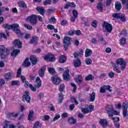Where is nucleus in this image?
Segmentation results:
<instances>
[{
  "mask_svg": "<svg viewBox=\"0 0 128 128\" xmlns=\"http://www.w3.org/2000/svg\"><path fill=\"white\" fill-rule=\"evenodd\" d=\"M3 28L6 30V34L8 36L10 32L8 30H12L18 36H22L24 33H22L20 30V25L18 24H13L12 25L8 24H3Z\"/></svg>",
  "mask_w": 128,
  "mask_h": 128,
  "instance_id": "f257e3e1",
  "label": "nucleus"
},
{
  "mask_svg": "<svg viewBox=\"0 0 128 128\" xmlns=\"http://www.w3.org/2000/svg\"><path fill=\"white\" fill-rule=\"evenodd\" d=\"M0 54L1 58L2 60H5L10 54V51L6 49V47H4V46L1 45L0 46Z\"/></svg>",
  "mask_w": 128,
  "mask_h": 128,
  "instance_id": "f03ea898",
  "label": "nucleus"
},
{
  "mask_svg": "<svg viewBox=\"0 0 128 128\" xmlns=\"http://www.w3.org/2000/svg\"><path fill=\"white\" fill-rule=\"evenodd\" d=\"M72 44V38L70 36H65L63 40V46L64 50H68L70 46Z\"/></svg>",
  "mask_w": 128,
  "mask_h": 128,
  "instance_id": "7ed1b4c3",
  "label": "nucleus"
},
{
  "mask_svg": "<svg viewBox=\"0 0 128 128\" xmlns=\"http://www.w3.org/2000/svg\"><path fill=\"white\" fill-rule=\"evenodd\" d=\"M27 22H29L31 26H36L38 24V19L36 18V15L32 14L31 16L27 17Z\"/></svg>",
  "mask_w": 128,
  "mask_h": 128,
  "instance_id": "20e7f679",
  "label": "nucleus"
},
{
  "mask_svg": "<svg viewBox=\"0 0 128 128\" xmlns=\"http://www.w3.org/2000/svg\"><path fill=\"white\" fill-rule=\"evenodd\" d=\"M106 110L107 111L108 118H110V120H116V118H112V110H114V107L112 105H107L106 107Z\"/></svg>",
  "mask_w": 128,
  "mask_h": 128,
  "instance_id": "39448f33",
  "label": "nucleus"
},
{
  "mask_svg": "<svg viewBox=\"0 0 128 128\" xmlns=\"http://www.w3.org/2000/svg\"><path fill=\"white\" fill-rule=\"evenodd\" d=\"M102 26L104 28L106 32H107L110 33L112 31V24L106 22H104Z\"/></svg>",
  "mask_w": 128,
  "mask_h": 128,
  "instance_id": "423d86ee",
  "label": "nucleus"
},
{
  "mask_svg": "<svg viewBox=\"0 0 128 128\" xmlns=\"http://www.w3.org/2000/svg\"><path fill=\"white\" fill-rule=\"evenodd\" d=\"M116 64H120L121 66V70H124L126 66V64L122 58H119L116 60Z\"/></svg>",
  "mask_w": 128,
  "mask_h": 128,
  "instance_id": "0eeeda50",
  "label": "nucleus"
},
{
  "mask_svg": "<svg viewBox=\"0 0 128 128\" xmlns=\"http://www.w3.org/2000/svg\"><path fill=\"white\" fill-rule=\"evenodd\" d=\"M22 100L24 102L26 100L28 104L30 102V92L26 90L22 96Z\"/></svg>",
  "mask_w": 128,
  "mask_h": 128,
  "instance_id": "6e6552de",
  "label": "nucleus"
},
{
  "mask_svg": "<svg viewBox=\"0 0 128 128\" xmlns=\"http://www.w3.org/2000/svg\"><path fill=\"white\" fill-rule=\"evenodd\" d=\"M44 60H46V62H54L56 60V58H54V56L52 54H48L44 56Z\"/></svg>",
  "mask_w": 128,
  "mask_h": 128,
  "instance_id": "1a4fd4ad",
  "label": "nucleus"
},
{
  "mask_svg": "<svg viewBox=\"0 0 128 128\" xmlns=\"http://www.w3.org/2000/svg\"><path fill=\"white\" fill-rule=\"evenodd\" d=\"M100 124L102 126V128H108V121L106 119H100Z\"/></svg>",
  "mask_w": 128,
  "mask_h": 128,
  "instance_id": "9d476101",
  "label": "nucleus"
},
{
  "mask_svg": "<svg viewBox=\"0 0 128 128\" xmlns=\"http://www.w3.org/2000/svg\"><path fill=\"white\" fill-rule=\"evenodd\" d=\"M51 80L54 84L58 85L62 82V80L58 77H52Z\"/></svg>",
  "mask_w": 128,
  "mask_h": 128,
  "instance_id": "9b49d317",
  "label": "nucleus"
},
{
  "mask_svg": "<svg viewBox=\"0 0 128 128\" xmlns=\"http://www.w3.org/2000/svg\"><path fill=\"white\" fill-rule=\"evenodd\" d=\"M13 44H14V46H17L18 48H22V41L18 39L15 40Z\"/></svg>",
  "mask_w": 128,
  "mask_h": 128,
  "instance_id": "f8f14e48",
  "label": "nucleus"
},
{
  "mask_svg": "<svg viewBox=\"0 0 128 128\" xmlns=\"http://www.w3.org/2000/svg\"><path fill=\"white\" fill-rule=\"evenodd\" d=\"M110 88V85L104 86L100 88V92H101V94H104V92H106V90H108L110 92H112V90Z\"/></svg>",
  "mask_w": 128,
  "mask_h": 128,
  "instance_id": "ddd939ff",
  "label": "nucleus"
},
{
  "mask_svg": "<svg viewBox=\"0 0 128 128\" xmlns=\"http://www.w3.org/2000/svg\"><path fill=\"white\" fill-rule=\"evenodd\" d=\"M30 60L33 66H36L38 62V58L34 55H32L30 57Z\"/></svg>",
  "mask_w": 128,
  "mask_h": 128,
  "instance_id": "4468645a",
  "label": "nucleus"
},
{
  "mask_svg": "<svg viewBox=\"0 0 128 128\" xmlns=\"http://www.w3.org/2000/svg\"><path fill=\"white\" fill-rule=\"evenodd\" d=\"M74 66L75 68H78L82 66V61L79 58H77L76 60H74Z\"/></svg>",
  "mask_w": 128,
  "mask_h": 128,
  "instance_id": "2eb2a0df",
  "label": "nucleus"
},
{
  "mask_svg": "<svg viewBox=\"0 0 128 128\" xmlns=\"http://www.w3.org/2000/svg\"><path fill=\"white\" fill-rule=\"evenodd\" d=\"M38 38L36 36H34L32 37V39L30 40L29 44H38Z\"/></svg>",
  "mask_w": 128,
  "mask_h": 128,
  "instance_id": "dca6fc26",
  "label": "nucleus"
},
{
  "mask_svg": "<svg viewBox=\"0 0 128 128\" xmlns=\"http://www.w3.org/2000/svg\"><path fill=\"white\" fill-rule=\"evenodd\" d=\"M63 78L64 80H70V70H67L63 74Z\"/></svg>",
  "mask_w": 128,
  "mask_h": 128,
  "instance_id": "f3484780",
  "label": "nucleus"
},
{
  "mask_svg": "<svg viewBox=\"0 0 128 128\" xmlns=\"http://www.w3.org/2000/svg\"><path fill=\"white\" fill-rule=\"evenodd\" d=\"M46 72V66H43L38 71L39 76L40 78H44V72Z\"/></svg>",
  "mask_w": 128,
  "mask_h": 128,
  "instance_id": "a211bd4d",
  "label": "nucleus"
},
{
  "mask_svg": "<svg viewBox=\"0 0 128 128\" xmlns=\"http://www.w3.org/2000/svg\"><path fill=\"white\" fill-rule=\"evenodd\" d=\"M36 10L42 16H44V12H46V10L44 8V7L38 6L36 8Z\"/></svg>",
  "mask_w": 128,
  "mask_h": 128,
  "instance_id": "6ab92c4d",
  "label": "nucleus"
},
{
  "mask_svg": "<svg viewBox=\"0 0 128 128\" xmlns=\"http://www.w3.org/2000/svg\"><path fill=\"white\" fill-rule=\"evenodd\" d=\"M36 86L35 87L37 88H40L42 86V80H40V78L37 76L36 80Z\"/></svg>",
  "mask_w": 128,
  "mask_h": 128,
  "instance_id": "aec40b11",
  "label": "nucleus"
},
{
  "mask_svg": "<svg viewBox=\"0 0 128 128\" xmlns=\"http://www.w3.org/2000/svg\"><path fill=\"white\" fill-rule=\"evenodd\" d=\"M96 8L99 12H102L104 10V4H102V1L99 2L97 4Z\"/></svg>",
  "mask_w": 128,
  "mask_h": 128,
  "instance_id": "412c9836",
  "label": "nucleus"
},
{
  "mask_svg": "<svg viewBox=\"0 0 128 128\" xmlns=\"http://www.w3.org/2000/svg\"><path fill=\"white\" fill-rule=\"evenodd\" d=\"M30 58H26L23 64V66H24V68H29V66H30V62L29 60Z\"/></svg>",
  "mask_w": 128,
  "mask_h": 128,
  "instance_id": "4be33fe9",
  "label": "nucleus"
},
{
  "mask_svg": "<svg viewBox=\"0 0 128 128\" xmlns=\"http://www.w3.org/2000/svg\"><path fill=\"white\" fill-rule=\"evenodd\" d=\"M115 8L118 12H120L122 9V4L120 2H116L115 3Z\"/></svg>",
  "mask_w": 128,
  "mask_h": 128,
  "instance_id": "5701e85b",
  "label": "nucleus"
},
{
  "mask_svg": "<svg viewBox=\"0 0 128 128\" xmlns=\"http://www.w3.org/2000/svg\"><path fill=\"white\" fill-rule=\"evenodd\" d=\"M79 52H74V58H78V56H80L82 54L84 51L82 49L79 50Z\"/></svg>",
  "mask_w": 128,
  "mask_h": 128,
  "instance_id": "b1692460",
  "label": "nucleus"
},
{
  "mask_svg": "<svg viewBox=\"0 0 128 128\" xmlns=\"http://www.w3.org/2000/svg\"><path fill=\"white\" fill-rule=\"evenodd\" d=\"M18 4L20 8H28L26 2L24 1H19L18 2Z\"/></svg>",
  "mask_w": 128,
  "mask_h": 128,
  "instance_id": "393cba45",
  "label": "nucleus"
},
{
  "mask_svg": "<svg viewBox=\"0 0 128 128\" xmlns=\"http://www.w3.org/2000/svg\"><path fill=\"white\" fill-rule=\"evenodd\" d=\"M92 54V50L90 49H86L85 51V56L86 58H88V56H90Z\"/></svg>",
  "mask_w": 128,
  "mask_h": 128,
  "instance_id": "a878e982",
  "label": "nucleus"
},
{
  "mask_svg": "<svg viewBox=\"0 0 128 128\" xmlns=\"http://www.w3.org/2000/svg\"><path fill=\"white\" fill-rule=\"evenodd\" d=\"M66 62V57L64 55H62L60 56L59 59V62L60 64H64V62Z\"/></svg>",
  "mask_w": 128,
  "mask_h": 128,
  "instance_id": "bb28decb",
  "label": "nucleus"
},
{
  "mask_svg": "<svg viewBox=\"0 0 128 128\" xmlns=\"http://www.w3.org/2000/svg\"><path fill=\"white\" fill-rule=\"evenodd\" d=\"M89 98H90V102H94V100H96V92H92V94H90Z\"/></svg>",
  "mask_w": 128,
  "mask_h": 128,
  "instance_id": "cd10ccee",
  "label": "nucleus"
},
{
  "mask_svg": "<svg viewBox=\"0 0 128 128\" xmlns=\"http://www.w3.org/2000/svg\"><path fill=\"white\" fill-rule=\"evenodd\" d=\"M68 122L70 124H76V119L74 118H69Z\"/></svg>",
  "mask_w": 128,
  "mask_h": 128,
  "instance_id": "c85d7f7f",
  "label": "nucleus"
},
{
  "mask_svg": "<svg viewBox=\"0 0 128 128\" xmlns=\"http://www.w3.org/2000/svg\"><path fill=\"white\" fill-rule=\"evenodd\" d=\"M34 116V110H31L28 116V120H30L31 122V120H32V118Z\"/></svg>",
  "mask_w": 128,
  "mask_h": 128,
  "instance_id": "c756f323",
  "label": "nucleus"
},
{
  "mask_svg": "<svg viewBox=\"0 0 128 128\" xmlns=\"http://www.w3.org/2000/svg\"><path fill=\"white\" fill-rule=\"evenodd\" d=\"M76 80L77 84H82V76L78 75V78H76Z\"/></svg>",
  "mask_w": 128,
  "mask_h": 128,
  "instance_id": "7c9ffc66",
  "label": "nucleus"
},
{
  "mask_svg": "<svg viewBox=\"0 0 128 128\" xmlns=\"http://www.w3.org/2000/svg\"><path fill=\"white\" fill-rule=\"evenodd\" d=\"M20 50L16 49L14 50L11 54V56H17V54H20Z\"/></svg>",
  "mask_w": 128,
  "mask_h": 128,
  "instance_id": "2f4dec72",
  "label": "nucleus"
},
{
  "mask_svg": "<svg viewBox=\"0 0 128 128\" xmlns=\"http://www.w3.org/2000/svg\"><path fill=\"white\" fill-rule=\"evenodd\" d=\"M5 80H12V74L10 72L6 73L5 74Z\"/></svg>",
  "mask_w": 128,
  "mask_h": 128,
  "instance_id": "473e14b6",
  "label": "nucleus"
},
{
  "mask_svg": "<svg viewBox=\"0 0 128 128\" xmlns=\"http://www.w3.org/2000/svg\"><path fill=\"white\" fill-rule=\"evenodd\" d=\"M122 15V14L120 13H116V14H112V18H117L119 19L120 18V16Z\"/></svg>",
  "mask_w": 128,
  "mask_h": 128,
  "instance_id": "72a5a7b5",
  "label": "nucleus"
},
{
  "mask_svg": "<svg viewBox=\"0 0 128 128\" xmlns=\"http://www.w3.org/2000/svg\"><path fill=\"white\" fill-rule=\"evenodd\" d=\"M115 120H117L118 121H114V126L116 128H120V118H115Z\"/></svg>",
  "mask_w": 128,
  "mask_h": 128,
  "instance_id": "f704fd0d",
  "label": "nucleus"
},
{
  "mask_svg": "<svg viewBox=\"0 0 128 128\" xmlns=\"http://www.w3.org/2000/svg\"><path fill=\"white\" fill-rule=\"evenodd\" d=\"M81 110L83 114H90V112L88 110V108H81Z\"/></svg>",
  "mask_w": 128,
  "mask_h": 128,
  "instance_id": "c9c22d12",
  "label": "nucleus"
},
{
  "mask_svg": "<svg viewBox=\"0 0 128 128\" xmlns=\"http://www.w3.org/2000/svg\"><path fill=\"white\" fill-rule=\"evenodd\" d=\"M42 128V123L40 122H36L33 128Z\"/></svg>",
  "mask_w": 128,
  "mask_h": 128,
  "instance_id": "e433bc0d",
  "label": "nucleus"
},
{
  "mask_svg": "<svg viewBox=\"0 0 128 128\" xmlns=\"http://www.w3.org/2000/svg\"><path fill=\"white\" fill-rule=\"evenodd\" d=\"M58 101L60 104H62V100H64V94L62 93H60L58 94Z\"/></svg>",
  "mask_w": 128,
  "mask_h": 128,
  "instance_id": "4c0bfd02",
  "label": "nucleus"
},
{
  "mask_svg": "<svg viewBox=\"0 0 128 128\" xmlns=\"http://www.w3.org/2000/svg\"><path fill=\"white\" fill-rule=\"evenodd\" d=\"M20 82L18 80H13L11 82V86H20Z\"/></svg>",
  "mask_w": 128,
  "mask_h": 128,
  "instance_id": "58836bf2",
  "label": "nucleus"
},
{
  "mask_svg": "<svg viewBox=\"0 0 128 128\" xmlns=\"http://www.w3.org/2000/svg\"><path fill=\"white\" fill-rule=\"evenodd\" d=\"M113 70H114V72H118V74H120L122 72V71H120V70H118L116 68V64H114Z\"/></svg>",
  "mask_w": 128,
  "mask_h": 128,
  "instance_id": "ea45409f",
  "label": "nucleus"
},
{
  "mask_svg": "<svg viewBox=\"0 0 128 128\" xmlns=\"http://www.w3.org/2000/svg\"><path fill=\"white\" fill-rule=\"evenodd\" d=\"M24 28H26V30H32V26H29L28 24H24Z\"/></svg>",
  "mask_w": 128,
  "mask_h": 128,
  "instance_id": "a19ab883",
  "label": "nucleus"
},
{
  "mask_svg": "<svg viewBox=\"0 0 128 128\" xmlns=\"http://www.w3.org/2000/svg\"><path fill=\"white\" fill-rule=\"evenodd\" d=\"M122 110H128V103L127 102H124L122 104Z\"/></svg>",
  "mask_w": 128,
  "mask_h": 128,
  "instance_id": "79ce46f5",
  "label": "nucleus"
},
{
  "mask_svg": "<svg viewBox=\"0 0 128 128\" xmlns=\"http://www.w3.org/2000/svg\"><path fill=\"white\" fill-rule=\"evenodd\" d=\"M44 6H48V4H52V0H45L43 2Z\"/></svg>",
  "mask_w": 128,
  "mask_h": 128,
  "instance_id": "37998d69",
  "label": "nucleus"
},
{
  "mask_svg": "<svg viewBox=\"0 0 128 128\" xmlns=\"http://www.w3.org/2000/svg\"><path fill=\"white\" fill-rule=\"evenodd\" d=\"M120 20H122V22H126V16H124V14H121V16H120Z\"/></svg>",
  "mask_w": 128,
  "mask_h": 128,
  "instance_id": "c03bdc74",
  "label": "nucleus"
},
{
  "mask_svg": "<svg viewBox=\"0 0 128 128\" xmlns=\"http://www.w3.org/2000/svg\"><path fill=\"white\" fill-rule=\"evenodd\" d=\"M94 77L92 75L89 74L88 76H87L85 78V80H94Z\"/></svg>",
  "mask_w": 128,
  "mask_h": 128,
  "instance_id": "a18cd8bd",
  "label": "nucleus"
},
{
  "mask_svg": "<svg viewBox=\"0 0 128 128\" xmlns=\"http://www.w3.org/2000/svg\"><path fill=\"white\" fill-rule=\"evenodd\" d=\"M126 38H122L120 40V46H124V44H126Z\"/></svg>",
  "mask_w": 128,
  "mask_h": 128,
  "instance_id": "49530a36",
  "label": "nucleus"
},
{
  "mask_svg": "<svg viewBox=\"0 0 128 128\" xmlns=\"http://www.w3.org/2000/svg\"><path fill=\"white\" fill-rule=\"evenodd\" d=\"M18 114H20V112H19L16 114H14V113H10V116H13L14 118H16V116H18Z\"/></svg>",
  "mask_w": 128,
  "mask_h": 128,
  "instance_id": "de8ad7c7",
  "label": "nucleus"
},
{
  "mask_svg": "<svg viewBox=\"0 0 128 128\" xmlns=\"http://www.w3.org/2000/svg\"><path fill=\"white\" fill-rule=\"evenodd\" d=\"M21 74H22V68H19L17 71L16 77L20 78Z\"/></svg>",
  "mask_w": 128,
  "mask_h": 128,
  "instance_id": "09e8293b",
  "label": "nucleus"
},
{
  "mask_svg": "<svg viewBox=\"0 0 128 128\" xmlns=\"http://www.w3.org/2000/svg\"><path fill=\"white\" fill-rule=\"evenodd\" d=\"M29 88L32 92H36V87H34L32 84H29Z\"/></svg>",
  "mask_w": 128,
  "mask_h": 128,
  "instance_id": "8fccbe9b",
  "label": "nucleus"
},
{
  "mask_svg": "<svg viewBox=\"0 0 128 128\" xmlns=\"http://www.w3.org/2000/svg\"><path fill=\"white\" fill-rule=\"evenodd\" d=\"M64 84H61L60 86L59 91L62 92H64Z\"/></svg>",
  "mask_w": 128,
  "mask_h": 128,
  "instance_id": "3c124183",
  "label": "nucleus"
},
{
  "mask_svg": "<svg viewBox=\"0 0 128 128\" xmlns=\"http://www.w3.org/2000/svg\"><path fill=\"white\" fill-rule=\"evenodd\" d=\"M72 14L74 18H78V13L76 10H72Z\"/></svg>",
  "mask_w": 128,
  "mask_h": 128,
  "instance_id": "603ef678",
  "label": "nucleus"
},
{
  "mask_svg": "<svg viewBox=\"0 0 128 128\" xmlns=\"http://www.w3.org/2000/svg\"><path fill=\"white\" fill-rule=\"evenodd\" d=\"M92 61L90 58H87L86 60V64H88V65L92 64Z\"/></svg>",
  "mask_w": 128,
  "mask_h": 128,
  "instance_id": "864d4df0",
  "label": "nucleus"
},
{
  "mask_svg": "<svg viewBox=\"0 0 128 128\" xmlns=\"http://www.w3.org/2000/svg\"><path fill=\"white\" fill-rule=\"evenodd\" d=\"M92 26L93 28H97L98 27V24L96 23V20H94L92 23Z\"/></svg>",
  "mask_w": 128,
  "mask_h": 128,
  "instance_id": "5fc2aeb1",
  "label": "nucleus"
},
{
  "mask_svg": "<svg viewBox=\"0 0 128 128\" xmlns=\"http://www.w3.org/2000/svg\"><path fill=\"white\" fill-rule=\"evenodd\" d=\"M60 118V115L56 114L55 116L53 118L52 122H56V120H58Z\"/></svg>",
  "mask_w": 128,
  "mask_h": 128,
  "instance_id": "6e6d98bb",
  "label": "nucleus"
},
{
  "mask_svg": "<svg viewBox=\"0 0 128 128\" xmlns=\"http://www.w3.org/2000/svg\"><path fill=\"white\" fill-rule=\"evenodd\" d=\"M71 86H73L74 89H73V92H76V85L74 83H71L70 84Z\"/></svg>",
  "mask_w": 128,
  "mask_h": 128,
  "instance_id": "4d7b16f0",
  "label": "nucleus"
},
{
  "mask_svg": "<svg viewBox=\"0 0 128 128\" xmlns=\"http://www.w3.org/2000/svg\"><path fill=\"white\" fill-rule=\"evenodd\" d=\"M48 71L50 74H54V72H56V70H54V68H49L48 69Z\"/></svg>",
  "mask_w": 128,
  "mask_h": 128,
  "instance_id": "13d9d810",
  "label": "nucleus"
},
{
  "mask_svg": "<svg viewBox=\"0 0 128 128\" xmlns=\"http://www.w3.org/2000/svg\"><path fill=\"white\" fill-rule=\"evenodd\" d=\"M6 84V81L4 80L1 78L0 79V86H4V84Z\"/></svg>",
  "mask_w": 128,
  "mask_h": 128,
  "instance_id": "bf43d9fd",
  "label": "nucleus"
},
{
  "mask_svg": "<svg viewBox=\"0 0 128 128\" xmlns=\"http://www.w3.org/2000/svg\"><path fill=\"white\" fill-rule=\"evenodd\" d=\"M47 28H48V30H52L54 29V26L52 24H48L47 26Z\"/></svg>",
  "mask_w": 128,
  "mask_h": 128,
  "instance_id": "052dcab7",
  "label": "nucleus"
},
{
  "mask_svg": "<svg viewBox=\"0 0 128 128\" xmlns=\"http://www.w3.org/2000/svg\"><path fill=\"white\" fill-rule=\"evenodd\" d=\"M108 76L109 78H112L114 76V72H110L108 74Z\"/></svg>",
  "mask_w": 128,
  "mask_h": 128,
  "instance_id": "680f3d73",
  "label": "nucleus"
},
{
  "mask_svg": "<svg viewBox=\"0 0 128 128\" xmlns=\"http://www.w3.org/2000/svg\"><path fill=\"white\" fill-rule=\"evenodd\" d=\"M76 36H80L82 34V32L80 30H74Z\"/></svg>",
  "mask_w": 128,
  "mask_h": 128,
  "instance_id": "e2e57ef3",
  "label": "nucleus"
},
{
  "mask_svg": "<svg viewBox=\"0 0 128 128\" xmlns=\"http://www.w3.org/2000/svg\"><path fill=\"white\" fill-rule=\"evenodd\" d=\"M94 105H90L89 106L88 110L90 113L92 112V110H94Z\"/></svg>",
  "mask_w": 128,
  "mask_h": 128,
  "instance_id": "0e129e2a",
  "label": "nucleus"
},
{
  "mask_svg": "<svg viewBox=\"0 0 128 128\" xmlns=\"http://www.w3.org/2000/svg\"><path fill=\"white\" fill-rule=\"evenodd\" d=\"M2 38H8V37H6V35L4 33L0 34V39Z\"/></svg>",
  "mask_w": 128,
  "mask_h": 128,
  "instance_id": "69168bd1",
  "label": "nucleus"
},
{
  "mask_svg": "<svg viewBox=\"0 0 128 128\" xmlns=\"http://www.w3.org/2000/svg\"><path fill=\"white\" fill-rule=\"evenodd\" d=\"M8 124H10V122L6 121L4 122V128H8Z\"/></svg>",
  "mask_w": 128,
  "mask_h": 128,
  "instance_id": "338daca9",
  "label": "nucleus"
},
{
  "mask_svg": "<svg viewBox=\"0 0 128 128\" xmlns=\"http://www.w3.org/2000/svg\"><path fill=\"white\" fill-rule=\"evenodd\" d=\"M49 108L50 110H52V112H54L56 110L54 109V105L52 104H51L50 105V106H49Z\"/></svg>",
  "mask_w": 128,
  "mask_h": 128,
  "instance_id": "774afa93",
  "label": "nucleus"
}]
</instances>
